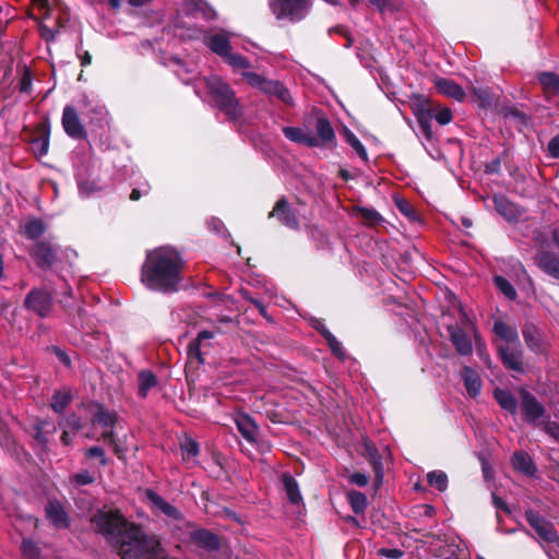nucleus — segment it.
Wrapping results in <instances>:
<instances>
[{"label": "nucleus", "instance_id": "1", "mask_svg": "<svg viewBox=\"0 0 559 559\" xmlns=\"http://www.w3.org/2000/svg\"><path fill=\"white\" fill-rule=\"evenodd\" d=\"M92 522L109 543L115 544L121 559H177L166 555L156 536H146L117 510L98 511Z\"/></svg>", "mask_w": 559, "mask_h": 559}, {"label": "nucleus", "instance_id": "2", "mask_svg": "<svg viewBox=\"0 0 559 559\" xmlns=\"http://www.w3.org/2000/svg\"><path fill=\"white\" fill-rule=\"evenodd\" d=\"M182 266V258L174 248H156L147 252L141 282L152 290L175 292L181 281Z\"/></svg>", "mask_w": 559, "mask_h": 559}, {"label": "nucleus", "instance_id": "3", "mask_svg": "<svg viewBox=\"0 0 559 559\" xmlns=\"http://www.w3.org/2000/svg\"><path fill=\"white\" fill-rule=\"evenodd\" d=\"M214 103L230 118L238 116V102L234 91L218 75H211L203 79Z\"/></svg>", "mask_w": 559, "mask_h": 559}, {"label": "nucleus", "instance_id": "4", "mask_svg": "<svg viewBox=\"0 0 559 559\" xmlns=\"http://www.w3.org/2000/svg\"><path fill=\"white\" fill-rule=\"evenodd\" d=\"M271 11L277 20L297 22L305 17L309 10V2H271Z\"/></svg>", "mask_w": 559, "mask_h": 559}, {"label": "nucleus", "instance_id": "5", "mask_svg": "<svg viewBox=\"0 0 559 559\" xmlns=\"http://www.w3.org/2000/svg\"><path fill=\"white\" fill-rule=\"evenodd\" d=\"M526 521L535 530L540 543L556 544L559 547V536L551 523L533 511L525 513Z\"/></svg>", "mask_w": 559, "mask_h": 559}, {"label": "nucleus", "instance_id": "6", "mask_svg": "<svg viewBox=\"0 0 559 559\" xmlns=\"http://www.w3.org/2000/svg\"><path fill=\"white\" fill-rule=\"evenodd\" d=\"M145 497L152 504L154 512L163 514L168 523L175 524L182 521L181 512L153 490H146Z\"/></svg>", "mask_w": 559, "mask_h": 559}, {"label": "nucleus", "instance_id": "7", "mask_svg": "<svg viewBox=\"0 0 559 559\" xmlns=\"http://www.w3.org/2000/svg\"><path fill=\"white\" fill-rule=\"evenodd\" d=\"M24 306L28 309L34 311L39 317H46L51 310L52 307V298L51 296L40 289H33L31 290L25 300Z\"/></svg>", "mask_w": 559, "mask_h": 559}, {"label": "nucleus", "instance_id": "8", "mask_svg": "<svg viewBox=\"0 0 559 559\" xmlns=\"http://www.w3.org/2000/svg\"><path fill=\"white\" fill-rule=\"evenodd\" d=\"M497 348L506 367L514 371H523V353L520 342L514 345H497Z\"/></svg>", "mask_w": 559, "mask_h": 559}, {"label": "nucleus", "instance_id": "9", "mask_svg": "<svg viewBox=\"0 0 559 559\" xmlns=\"http://www.w3.org/2000/svg\"><path fill=\"white\" fill-rule=\"evenodd\" d=\"M62 127L64 132L73 139H83L86 136L85 129L81 123L79 115L71 106H66L63 109Z\"/></svg>", "mask_w": 559, "mask_h": 559}, {"label": "nucleus", "instance_id": "10", "mask_svg": "<svg viewBox=\"0 0 559 559\" xmlns=\"http://www.w3.org/2000/svg\"><path fill=\"white\" fill-rule=\"evenodd\" d=\"M47 520L57 528H66L69 525V518L64 508L59 501L50 500L46 508Z\"/></svg>", "mask_w": 559, "mask_h": 559}, {"label": "nucleus", "instance_id": "11", "mask_svg": "<svg viewBox=\"0 0 559 559\" xmlns=\"http://www.w3.org/2000/svg\"><path fill=\"white\" fill-rule=\"evenodd\" d=\"M522 408L525 418L533 424H536L544 415V407L526 391H522Z\"/></svg>", "mask_w": 559, "mask_h": 559}, {"label": "nucleus", "instance_id": "12", "mask_svg": "<svg viewBox=\"0 0 559 559\" xmlns=\"http://www.w3.org/2000/svg\"><path fill=\"white\" fill-rule=\"evenodd\" d=\"M270 216L276 217L282 224L289 228L296 229L299 226L295 213L290 210L284 199L276 202L273 211L270 213Z\"/></svg>", "mask_w": 559, "mask_h": 559}, {"label": "nucleus", "instance_id": "13", "mask_svg": "<svg viewBox=\"0 0 559 559\" xmlns=\"http://www.w3.org/2000/svg\"><path fill=\"white\" fill-rule=\"evenodd\" d=\"M235 423L240 435L249 443H254L257 441L259 428L250 416L246 414H238L235 418Z\"/></svg>", "mask_w": 559, "mask_h": 559}, {"label": "nucleus", "instance_id": "14", "mask_svg": "<svg viewBox=\"0 0 559 559\" xmlns=\"http://www.w3.org/2000/svg\"><path fill=\"white\" fill-rule=\"evenodd\" d=\"M493 331L498 337L497 345H514L519 343L518 331L514 326L508 325L504 322H496L493 325Z\"/></svg>", "mask_w": 559, "mask_h": 559}, {"label": "nucleus", "instance_id": "15", "mask_svg": "<svg viewBox=\"0 0 559 559\" xmlns=\"http://www.w3.org/2000/svg\"><path fill=\"white\" fill-rule=\"evenodd\" d=\"M436 87L439 93L451 97L457 102H462L465 97V92L463 88L449 79H438L436 81Z\"/></svg>", "mask_w": 559, "mask_h": 559}, {"label": "nucleus", "instance_id": "16", "mask_svg": "<svg viewBox=\"0 0 559 559\" xmlns=\"http://www.w3.org/2000/svg\"><path fill=\"white\" fill-rule=\"evenodd\" d=\"M493 204L497 212L508 221L516 219L521 214L518 206L508 201L503 195H495Z\"/></svg>", "mask_w": 559, "mask_h": 559}, {"label": "nucleus", "instance_id": "17", "mask_svg": "<svg viewBox=\"0 0 559 559\" xmlns=\"http://www.w3.org/2000/svg\"><path fill=\"white\" fill-rule=\"evenodd\" d=\"M465 389L471 397H476L481 390V380L476 371L471 367H465L462 371Z\"/></svg>", "mask_w": 559, "mask_h": 559}, {"label": "nucleus", "instance_id": "18", "mask_svg": "<svg viewBox=\"0 0 559 559\" xmlns=\"http://www.w3.org/2000/svg\"><path fill=\"white\" fill-rule=\"evenodd\" d=\"M192 542L205 549H216L219 547V540L216 535L206 530H195L191 533Z\"/></svg>", "mask_w": 559, "mask_h": 559}, {"label": "nucleus", "instance_id": "19", "mask_svg": "<svg viewBox=\"0 0 559 559\" xmlns=\"http://www.w3.org/2000/svg\"><path fill=\"white\" fill-rule=\"evenodd\" d=\"M209 47L213 52L225 58L230 51L229 37L225 33L214 34L209 38Z\"/></svg>", "mask_w": 559, "mask_h": 559}, {"label": "nucleus", "instance_id": "20", "mask_svg": "<svg viewBox=\"0 0 559 559\" xmlns=\"http://www.w3.org/2000/svg\"><path fill=\"white\" fill-rule=\"evenodd\" d=\"M262 92L269 96H276L285 104L293 103L288 90L278 81L266 80Z\"/></svg>", "mask_w": 559, "mask_h": 559}, {"label": "nucleus", "instance_id": "21", "mask_svg": "<svg viewBox=\"0 0 559 559\" xmlns=\"http://www.w3.org/2000/svg\"><path fill=\"white\" fill-rule=\"evenodd\" d=\"M284 135L296 143L305 144L308 146H317L318 140L314 136L307 134L302 129L295 127H286L283 129Z\"/></svg>", "mask_w": 559, "mask_h": 559}, {"label": "nucleus", "instance_id": "22", "mask_svg": "<svg viewBox=\"0 0 559 559\" xmlns=\"http://www.w3.org/2000/svg\"><path fill=\"white\" fill-rule=\"evenodd\" d=\"M116 414L104 409H99L95 416L94 423L100 425L104 430L102 432L105 439H109L112 442V427L116 423Z\"/></svg>", "mask_w": 559, "mask_h": 559}, {"label": "nucleus", "instance_id": "23", "mask_svg": "<svg viewBox=\"0 0 559 559\" xmlns=\"http://www.w3.org/2000/svg\"><path fill=\"white\" fill-rule=\"evenodd\" d=\"M451 340H452L456 350L461 355L467 356V355L472 354L473 345L465 332H463L460 329H453L451 331Z\"/></svg>", "mask_w": 559, "mask_h": 559}, {"label": "nucleus", "instance_id": "24", "mask_svg": "<svg viewBox=\"0 0 559 559\" xmlns=\"http://www.w3.org/2000/svg\"><path fill=\"white\" fill-rule=\"evenodd\" d=\"M282 480L289 502L293 504L302 502L298 483L288 474H284Z\"/></svg>", "mask_w": 559, "mask_h": 559}, {"label": "nucleus", "instance_id": "25", "mask_svg": "<svg viewBox=\"0 0 559 559\" xmlns=\"http://www.w3.org/2000/svg\"><path fill=\"white\" fill-rule=\"evenodd\" d=\"M539 267L547 274L559 280V260L548 253L538 257Z\"/></svg>", "mask_w": 559, "mask_h": 559}, {"label": "nucleus", "instance_id": "26", "mask_svg": "<svg viewBox=\"0 0 559 559\" xmlns=\"http://www.w3.org/2000/svg\"><path fill=\"white\" fill-rule=\"evenodd\" d=\"M180 450L186 462H194L200 452L199 443L190 437H185L180 442Z\"/></svg>", "mask_w": 559, "mask_h": 559}, {"label": "nucleus", "instance_id": "27", "mask_svg": "<svg viewBox=\"0 0 559 559\" xmlns=\"http://www.w3.org/2000/svg\"><path fill=\"white\" fill-rule=\"evenodd\" d=\"M495 399L503 409L510 412L511 414H515L518 408V402L510 392L501 389H496Z\"/></svg>", "mask_w": 559, "mask_h": 559}, {"label": "nucleus", "instance_id": "28", "mask_svg": "<svg viewBox=\"0 0 559 559\" xmlns=\"http://www.w3.org/2000/svg\"><path fill=\"white\" fill-rule=\"evenodd\" d=\"M34 255L41 265H50L56 259V252L46 243H38L34 249Z\"/></svg>", "mask_w": 559, "mask_h": 559}, {"label": "nucleus", "instance_id": "29", "mask_svg": "<svg viewBox=\"0 0 559 559\" xmlns=\"http://www.w3.org/2000/svg\"><path fill=\"white\" fill-rule=\"evenodd\" d=\"M512 464L515 469L524 474L532 475L535 471L534 464L530 455L525 452H516L512 457Z\"/></svg>", "mask_w": 559, "mask_h": 559}, {"label": "nucleus", "instance_id": "30", "mask_svg": "<svg viewBox=\"0 0 559 559\" xmlns=\"http://www.w3.org/2000/svg\"><path fill=\"white\" fill-rule=\"evenodd\" d=\"M157 384L155 374L151 371L144 370L139 373V393L145 397L147 392Z\"/></svg>", "mask_w": 559, "mask_h": 559}, {"label": "nucleus", "instance_id": "31", "mask_svg": "<svg viewBox=\"0 0 559 559\" xmlns=\"http://www.w3.org/2000/svg\"><path fill=\"white\" fill-rule=\"evenodd\" d=\"M539 82L547 94H559V78L549 72L539 75Z\"/></svg>", "mask_w": 559, "mask_h": 559}, {"label": "nucleus", "instance_id": "32", "mask_svg": "<svg viewBox=\"0 0 559 559\" xmlns=\"http://www.w3.org/2000/svg\"><path fill=\"white\" fill-rule=\"evenodd\" d=\"M72 395L69 389H62L53 394L51 407L57 413H62L71 401Z\"/></svg>", "mask_w": 559, "mask_h": 559}, {"label": "nucleus", "instance_id": "33", "mask_svg": "<svg viewBox=\"0 0 559 559\" xmlns=\"http://www.w3.org/2000/svg\"><path fill=\"white\" fill-rule=\"evenodd\" d=\"M317 131H318V135L324 143H331L335 139V134L331 127V123L326 119H323V118L318 119Z\"/></svg>", "mask_w": 559, "mask_h": 559}, {"label": "nucleus", "instance_id": "34", "mask_svg": "<svg viewBox=\"0 0 559 559\" xmlns=\"http://www.w3.org/2000/svg\"><path fill=\"white\" fill-rule=\"evenodd\" d=\"M427 480L430 486L437 488L439 491H444L448 487V476L441 471L428 473Z\"/></svg>", "mask_w": 559, "mask_h": 559}, {"label": "nucleus", "instance_id": "35", "mask_svg": "<svg viewBox=\"0 0 559 559\" xmlns=\"http://www.w3.org/2000/svg\"><path fill=\"white\" fill-rule=\"evenodd\" d=\"M224 59L235 70L247 71L251 67V63L247 58L238 53H233L231 51Z\"/></svg>", "mask_w": 559, "mask_h": 559}, {"label": "nucleus", "instance_id": "36", "mask_svg": "<svg viewBox=\"0 0 559 559\" xmlns=\"http://www.w3.org/2000/svg\"><path fill=\"white\" fill-rule=\"evenodd\" d=\"M348 501L355 513H361L367 507V498L359 491L348 492Z\"/></svg>", "mask_w": 559, "mask_h": 559}, {"label": "nucleus", "instance_id": "37", "mask_svg": "<svg viewBox=\"0 0 559 559\" xmlns=\"http://www.w3.org/2000/svg\"><path fill=\"white\" fill-rule=\"evenodd\" d=\"M45 231V225L39 219H32L27 222L24 226L25 235L31 239H36L40 237Z\"/></svg>", "mask_w": 559, "mask_h": 559}, {"label": "nucleus", "instance_id": "38", "mask_svg": "<svg viewBox=\"0 0 559 559\" xmlns=\"http://www.w3.org/2000/svg\"><path fill=\"white\" fill-rule=\"evenodd\" d=\"M354 212L365 223L370 224V225L376 224V223L380 222V219H381L380 214L373 209L356 207L354 210Z\"/></svg>", "mask_w": 559, "mask_h": 559}, {"label": "nucleus", "instance_id": "39", "mask_svg": "<svg viewBox=\"0 0 559 559\" xmlns=\"http://www.w3.org/2000/svg\"><path fill=\"white\" fill-rule=\"evenodd\" d=\"M523 335H524L526 345L532 350L539 349V333L537 332V330L534 326H532V325L525 326V329L523 330Z\"/></svg>", "mask_w": 559, "mask_h": 559}, {"label": "nucleus", "instance_id": "40", "mask_svg": "<svg viewBox=\"0 0 559 559\" xmlns=\"http://www.w3.org/2000/svg\"><path fill=\"white\" fill-rule=\"evenodd\" d=\"M495 284L497 288L509 299L514 300L516 298V292L509 281L503 276H496Z\"/></svg>", "mask_w": 559, "mask_h": 559}, {"label": "nucleus", "instance_id": "41", "mask_svg": "<svg viewBox=\"0 0 559 559\" xmlns=\"http://www.w3.org/2000/svg\"><path fill=\"white\" fill-rule=\"evenodd\" d=\"M321 332V334L325 337L326 342L329 343L332 352L340 358H344V353L342 350L341 343L334 337V335L328 331L325 328H318Z\"/></svg>", "mask_w": 559, "mask_h": 559}, {"label": "nucleus", "instance_id": "42", "mask_svg": "<svg viewBox=\"0 0 559 559\" xmlns=\"http://www.w3.org/2000/svg\"><path fill=\"white\" fill-rule=\"evenodd\" d=\"M241 75L245 80H247V82L254 88H258L260 90L261 92L263 91V87H264V83H266V80L264 76L258 74V73H254V72H249V71H242L241 72Z\"/></svg>", "mask_w": 559, "mask_h": 559}, {"label": "nucleus", "instance_id": "43", "mask_svg": "<svg viewBox=\"0 0 559 559\" xmlns=\"http://www.w3.org/2000/svg\"><path fill=\"white\" fill-rule=\"evenodd\" d=\"M346 141L350 144V146L355 150V152L358 154V156L361 159H364V160L368 159V155H367V151H366L365 146L362 145V143L357 139V136L354 133L348 131L346 133Z\"/></svg>", "mask_w": 559, "mask_h": 559}, {"label": "nucleus", "instance_id": "44", "mask_svg": "<svg viewBox=\"0 0 559 559\" xmlns=\"http://www.w3.org/2000/svg\"><path fill=\"white\" fill-rule=\"evenodd\" d=\"M394 203H395L396 207L399 209V211L404 216H406L411 221H415L416 219L415 210H414V207L412 206V204L408 201H406V200H404L402 198H395L394 199Z\"/></svg>", "mask_w": 559, "mask_h": 559}, {"label": "nucleus", "instance_id": "45", "mask_svg": "<svg viewBox=\"0 0 559 559\" xmlns=\"http://www.w3.org/2000/svg\"><path fill=\"white\" fill-rule=\"evenodd\" d=\"M21 550L27 559H36L38 557V548L29 539H23Z\"/></svg>", "mask_w": 559, "mask_h": 559}, {"label": "nucleus", "instance_id": "46", "mask_svg": "<svg viewBox=\"0 0 559 559\" xmlns=\"http://www.w3.org/2000/svg\"><path fill=\"white\" fill-rule=\"evenodd\" d=\"M435 118L440 124H448L452 120V112L449 108H441L436 112Z\"/></svg>", "mask_w": 559, "mask_h": 559}, {"label": "nucleus", "instance_id": "47", "mask_svg": "<svg viewBox=\"0 0 559 559\" xmlns=\"http://www.w3.org/2000/svg\"><path fill=\"white\" fill-rule=\"evenodd\" d=\"M201 344L199 342L193 341L189 344L188 347V356L190 359H197L198 361L202 362V354L200 349Z\"/></svg>", "mask_w": 559, "mask_h": 559}, {"label": "nucleus", "instance_id": "48", "mask_svg": "<svg viewBox=\"0 0 559 559\" xmlns=\"http://www.w3.org/2000/svg\"><path fill=\"white\" fill-rule=\"evenodd\" d=\"M49 146V140L48 136H45L43 139H37L33 142L34 150L37 151L39 155H45L48 152Z\"/></svg>", "mask_w": 559, "mask_h": 559}, {"label": "nucleus", "instance_id": "49", "mask_svg": "<svg viewBox=\"0 0 559 559\" xmlns=\"http://www.w3.org/2000/svg\"><path fill=\"white\" fill-rule=\"evenodd\" d=\"M378 554L380 556H383V557H386L390 559H399L403 556V552L396 548H393V549L381 548L378 550Z\"/></svg>", "mask_w": 559, "mask_h": 559}, {"label": "nucleus", "instance_id": "50", "mask_svg": "<svg viewBox=\"0 0 559 559\" xmlns=\"http://www.w3.org/2000/svg\"><path fill=\"white\" fill-rule=\"evenodd\" d=\"M548 152L550 156L558 158L559 157V135L552 138L548 143Z\"/></svg>", "mask_w": 559, "mask_h": 559}, {"label": "nucleus", "instance_id": "51", "mask_svg": "<svg viewBox=\"0 0 559 559\" xmlns=\"http://www.w3.org/2000/svg\"><path fill=\"white\" fill-rule=\"evenodd\" d=\"M350 483L365 487L368 484V477L362 473H355L349 477Z\"/></svg>", "mask_w": 559, "mask_h": 559}, {"label": "nucleus", "instance_id": "52", "mask_svg": "<svg viewBox=\"0 0 559 559\" xmlns=\"http://www.w3.org/2000/svg\"><path fill=\"white\" fill-rule=\"evenodd\" d=\"M87 455L94 456V457H99L102 465H106V463H107L104 450L99 447H93V448L88 449Z\"/></svg>", "mask_w": 559, "mask_h": 559}, {"label": "nucleus", "instance_id": "53", "mask_svg": "<svg viewBox=\"0 0 559 559\" xmlns=\"http://www.w3.org/2000/svg\"><path fill=\"white\" fill-rule=\"evenodd\" d=\"M79 190L81 195L88 197L91 193L96 191V188L93 183L90 185L87 182H81L79 185Z\"/></svg>", "mask_w": 559, "mask_h": 559}, {"label": "nucleus", "instance_id": "54", "mask_svg": "<svg viewBox=\"0 0 559 559\" xmlns=\"http://www.w3.org/2000/svg\"><path fill=\"white\" fill-rule=\"evenodd\" d=\"M75 480L81 485L93 483V477L88 473H80L75 475Z\"/></svg>", "mask_w": 559, "mask_h": 559}, {"label": "nucleus", "instance_id": "55", "mask_svg": "<svg viewBox=\"0 0 559 559\" xmlns=\"http://www.w3.org/2000/svg\"><path fill=\"white\" fill-rule=\"evenodd\" d=\"M419 123H420V128H421V130H423L424 134H425L428 139H430V138H431V135H432V132H431V127H430L429 121H428V120H425V119H420V120H419Z\"/></svg>", "mask_w": 559, "mask_h": 559}, {"label": "nucleus", "instance_id": "56", "mask_svg": "<svg viewBox=\"0 0 559 559\" xmlns=\"http://www.w3.org/2000/svg\"><path fill=\"white\" fill-rule=\"evenodd\" d=\"M213 337V333L212 332H209V331H201L199 334H198V337L194 340L195 342H199L201 344V342L203 340H210Z\"/></svg>", "mask_w": 559, "mask_h": 559}, {"label": "nucleus", "instance_id": "57", "mask_svg": "<svg viewBox=\"0 0 559 559\" xmlns=\"http://www.w3.org/2000/svg\"><path fill=\"white\" fill-rule=\"evenodd\" d=\"M21 521L25 522L28 526H31L33 528H36L38 525V520L31 515H27L25 519H21Z\"/></svg>", "mask_w": 559, "mask_h": 559}, {"label": "nucleus", "instance_id": "58", "mask_svg": "<svg viewBox=\"0 0 559 559\" xmlns=\"http://www.w3.org/2000/svg\"><path fill=\"white\" fill-rule=\"evenodd\" d=\"M80 59H81V64L83 67H86V66L91 64V62H92V56L90 55L88 51H85L83 55H81Z\"/></svg>", "mask_w": 559, "mask_h": 559}, {"label": "nucleus", "instance_id": "59", "mask_svg": "<svg viewBox=\"0 0 559 559\" xmlns=\"http://www.w3.org/2000/svg\"><path fill=\"white\" fill-rule=\"evenodd\" d=\"M475 341H476V347H477V349H478V352H479V355H480L481 357H484V359H485V361H486L488 357H487V356H485V355H484V353H483L484 344L481 343L480 338L478 337V335H477L476 333H475Z\"/></svg>", "mask_w": 559, "mask_h": 559}, {"label": "nucleus", "instance_id": "60", "mask_svg": "<svg viewBox=\"0 0 559 559\" xmlns=\"http://www.w3.org/2000/svg\"><path fill=\"white\" fill-rule=\"evenodd\" d=\"M549 432L557 439H559V426H557L555 423L548 425Z\"/></svg>", "mask_w": 559, "mask_h": 559}, {"label": "nucleus", "instance_id": "61", "mask_svg": "<svg viewBox=\"0 0 559 559\" xmlns=\"http://www.w3.org/2000/svg\"><path fill=\"white\" fill-rule=\"evenodd\" d=\"M474 93L481 102H486L488 99V93L486 91L475 88Z\"/></svg>", "mask_w": 559, "mask_h": 559}, {"label": "nucleus", "instance_id": "62", "mask_svg": "<svg viewBox=\"0 0 559 559\" xmlns=\"http://www.w3.org/2000/svg\"><path fill=\"white\" fill-rule=\"evenodd\" d=\"M500 162L498 159H495L490 165L487 166V171L493 173L497 171L499 168Z\"/></svg>", "mask_w": 559, "mask_h": 559}, {"label": "nucleus", "instance_id": "63", "mask_svg": "<svg viewBox=\"0 0 559 559\" xmlns=\"http://www.w3.org/2000/svg\"><path fill=\"white\" fill-rule=\"evenodd\" d=\"M35 438L43 445H45L47 443V439H46V437L44 436V433L40 430L37 431Z\"/></svg>", "mask_w": 559, "mask_h": 559}, {"label": "nucleus", "instance_id": "64", "mask_svg": "<svg viewBox=\"0 0 559 559\" xmlns=\"http://www.w3.org/2000/svg\"><path fill=\"white\" fill-rule=\"evenodd\" d=\"M142 195V192L139 190V189H133L131 194H130V199L132 201H138Z\"/></svg>", "mask_w": 559, "mask_h": 559}]
</instances>
